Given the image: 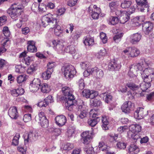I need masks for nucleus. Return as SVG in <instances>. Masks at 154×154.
Returning <instances> with one entry per match:
<instances>
[{"mask_svg":"<svg viewBox=\"0 0 154 154\" xmlns=\"http://www.w3.org/2000/svg\"><path fill=\"white\" fill-rule=\"evenodd\" d=\"M2 42L3 43L2 44V46L5 48L8 46L10 44V41L8 38L5 39L3 41H2Z\"/></svg>","mask_w":154,"mask_h":154,"instance_id":"nucleus-54","label":"nucleus"},{"mask_svg":"<svg viewBox=\"0 0 154 154\" xmlns=\"http://www.w3.org/2000/svg\"><path fill=\"white\" fill-rule=\"evenodd\" d=\"M66 51L67 52H69L72 54H75L76 52V50L74 46L70 45L66 47Z\"/></svg>","mask_w":154,"mask_h":154,"instance_id":"nucleus-35","label":"nucleus"},{"mask_svg":"<svg viewBox=\"0 0 154 154\" xmlns=\"http://www.w3.org/2000/svg\"><path fill=\"white\" fill-rule=\"evenodd\" d=\"M26 80V76L25 75H21L17 77V80L19 84L21 83Z\"/></svg>","mask_w":154,"mask_h":154,"instance_id":"nucleus-46","label":"nucleus"},{"mask_svg":"<svg viewBox=\"0 0 154 154\" xmlns=\"http://www.w3.org/2000/svg\"><path fill=\"white\" fill-rule=\"evenodd\" d=\"M2 32L5 36L7 38L10 37L11 35L8 28L7 26H5L3 27L2 29Z\"/></svg>","mask_w":154,"mask_h":154,"instance_id":"nucleus-40","label":"nucleus"},{"mask_svg":"<svg viewBox=\"0 0 154 154\" xmlns=\"http://www.w3.org/2000/svg\"><path fill=\"white\" fill-rule=\"evenodd\" d=\"M130 49L129 56L131 57H137L140 53V50L136 48H130Z\"/></svg>","mask_w":154,"mask_h":154,"instance_id":"nucleus-23","label":"nucleus"},{"mask_svg":"<svg viewBox=\"0 0 154 154\" xmlns=\"http://www.w3.org/2000/svg\"><path fill=\"white\" fill-rule=\"evenodd\" d=\"M92 133L91 131H88L83 132L81 134L82 140L85 144H88L91 138Z\"/></svg>","mask_w":154,"mask_h":154,"instance_id":"nucleus-12","label":"nucleus"},{"mask_svg":"<svg viewBox=\"0 0 154 154\" xmlns=\"http://www.w3.org/2000/svg\"><path fill=\"white\" fill-rule=\"evenodd\" d=\"M117 6V3L116 2H112L109 4V6L112 11H113L115 10Z\"/></svg>","mask_w":154,"mask_h":154,"instance_id":"nucleus-50","label":"nucleus"},{"mask_svg":"<svg viewBox=\"0 0 154 154\" xmlns=\"http://www.w3.org/2000/svg\"><path fill=\"white\" fill-rule=\"evenodd\" d=\"M100 37L103 43L105 44L106 43L107 41V38L106 34L105 33L103 32L100 33Z\"/></svg>","mask_w":154,"mask_h":154,"instance_id":"nucleus-53","label":"nucleus"},{"mask_svg":"<svg viewBox=\"0 0 154 154\" xmlns=\"http://www.w3.org/2000/svg\"><path fill=\"white\" fill-rule=\"evenodd\" d=\"M138 5L144 6V7L148 8L149 6L146 0H136Z\"/></svg>","mask_w":154,"mask_h":154,"instance_id":"nucleus-29","label":"nucleus"},{"mask_svg":"<svg viewBox=\"0 0 154 154\" xmlns=\"http://www.w3.org/2000/svg\"><path fill=\"white\" fill-rule=\"evenodd\" d=\"M142 36L138 33H136L131 35L130 37V42L133 44H136L141 39Z\"/></svg>","mask_w":154,"mask_h":154,"instance_id":"nucleus-16","label":"nucleus"},{"mask_svg":"<svg viewBox=\"0 0 154 154\" xmlns=\"http://www.w3.org/2000/svg\"><path fill=\"white\" fill-rule=\"evenodd\" d=\"M106 54V49L105 48H103L98 53V55H97V58H100V57L105 56Z\"/></svg>","mask_w":154,"mask_h":154,"instance_id":"nucleus-51","label":"nucleus"},{"mask_svg":"<svg viewBox=\"0 0 154 154\" xmlns=\"http://www.w3.org/2000/svg\"><path fill=\"white\" fill-rule=\"evenodd\" d=\"M56 123L59 126H62L66 122V117L63 115H61L57 116L55 118Z\"/></svg>","mask_w":154,"mask_h":154,"instance_id":"nucleus-18","label":"nucleus"},{"mask_svg":"<svg viewBox=\"0 0 154 154\" xmlns=\"http://www.w3.org/2000/svg\"><path fill=\"white\" fill-rule=\"evenodd\" d=\"M148 115V112L143 108H139L135 111L134 113V117L137 119H143L144 116Z\"/></svg>","mask_w":154,"mask_h":154,"instance_id":"nucleus-8","label":"nucleus"},{"mask_svg":"<svg viewBox=\"0 0 154 154\" xmlns=\"http://www.w3.org/2000/svg\"><path fill=\"white\" fill-rule=\"evenodd\" d=\"M48 16L46 15L44 16L42 19V22L44 26H45L47 25V24L48 23Z\"/></svg>","mask_w":154,"mask_h":154,"instance_id":"nucleus-59","label":"nucleus"},{"mask_svg":"<svg viewBox=\"0 0 154 154\" xmlns=\"http://www.w3.org/2000/svg\"><path fill=\"white\" fill-rule=\"evenodd\" d=\"M132 65L133 67L132 69H134L137 72L138 70L142 71L143 69L146 68V67H145V66L144 63H143V62L141 61V59L140 60V63Z\"/></svg>","mask_w":154,"mask_h":154,"instance_id":"nucleus-21","label":"nucleus"},{"mask_svg":"<svg viewBox=\"0 0 154 154\" xmlns=\"http://www.w3.org/2000/svg\"><path fill=\"white\" fill-rule=\"evenodd\" d=\"M130 52V48H127L124 50L122 53V57L124 58H126L127 57H130L129 56Z\"/></svg>","mask_w":154,"mask_h":154,"instance_id":"nucleus-45","label":"nucleus"},{"mask_svg":"<svg viewBox=\"0 0 154 154\" xmlns=\"http://www.w3.org/2000/svg\"><path fill=\"white\" fill-rule=\"evenodd\" d=\"M94 68H88L84 72V75L85 77H87L90 75H93Z\"/></svg>","mask_w":154,"mask_h":154,"instance_id":"nucleus-31","label":"nucleus"},{"mask_svg":"<svg viewBox=\"0 0 154 154\" xmlns=\"http://www.w3.org/2000/svg\"><path fill=\"white\" fill-rule=\"evenodd\" d=\"M27 48L28 50L31 52H35L37 51V48L35 45H28Z\"/></svg>","mask_w":154,"mask_h":154,"instance_id":"nucleus-52","label":"nucleus"},{"mask_svg":"<svg viewBox=\"0 0 154 154\" xmlns=\"http://www.w3.org/2000/svg\"><path fill=\"white\" fill-rule=\"evenodd\" d=\"M139 152V148L135 145H131L128 149V153L130 154H137Z\"/></svg>","mask_w":154,"mask_h":154,"instance_id":"nucleus-24","label":"nucleus"},{"mask_svg":"<svg viewBox=\"0 0 154 154\" xmlns=\"http://www.w3.org/2000/svg\"><path fill=\"white\" fill-rule=\"evenodd\" d=\"M41 91L43 93H47L48 89V85L47 83H43L41 85L40 87Z\"/></svg>","mask_w":154,"mask_h":154,"instance_id":"nucleus-44","label":"nucleus"},{"mask_svg":"<svg viewBox=\"0 0 154 154\" xmlns=\"http://www.w3.org/2000/svg\"><path fill=\"white\" fill-rule=\"evenodd\" d=\"M51 17L49 18V25L50 26V29H54L55 35L59 37H62L63 35V30L60 26L57 25V20L54 17L56 16V15L51 14Z\"/></svg>","mask_w":154,"mask_h":154,"instance_id":"nucleus-2","label":"nucleus"},{"mask_svg":"<svg viewBox=\"0 0 154 154\" xmlns=\"http://www.w3.org/2000/svg\"><path fill=\"white\" fill-rule=\"evenodd\" d=\"M8 114L12 119H16L18 116L17 108L15 106L11 107L8 111Z\"/></svg>","mask_w":154,"mask_h":154,"instance_id":"nucleus-17","label":"nucleus"},{"mask_svg":"<svg viewBox=\"0 0 154 154\" xmlns=\"http://www.w3.org/2000/svg\"><path fill=\"white\" fill-rule=\"evenodd\" d=\"M122 36V34L121 33L115 35L113 37L114 41L116 42H118L120 41L121 38Z\"/></svg>","mask_w":154,"mask_h":154,"instance_id":"nucleus-57","label":"nucleus"},{"mask_svg":"<svg viewBox=\"0 0 154 154\" xmlns=\"http://www.w3.org/2000/svg\"><path fill=\"white\" fill-rule=\"evenodd\" d=\"M49 132L50 133H53L54 135L55 136H57L60 134L61 133V130L59 128H50L49 129Z\"/></svg>","mask_w":154,"mask_h":154,"instance_id":"nucleus-32","label":"nucleus"},{"mask_svg":"<svg viewBox=\"0 0 154 154\" xmlns=\"http://www.w3.org/2000/svg\"><path fill=\"white\" fill-rule=\"evenodd\" d=\"M7 20V17L5 16L0 17V26H2L5 24Z\"/></svg>","mask_w":154,"mask_h":154,"instance_id":"nucleus-56","label":"nucleus"},{"mask_svg":"<svg viewBox=\"0 0 154 154\" xmlns=\"http://www.w3.org/2000/svg\"><path fill=\"white\" fill-rule=\"evenodd\" d=\"M63 72L66 78L69 79L74 77V75L76 74V71L72 66L69 65L65 68Z\"/></svg>","mask_w":154,"mask_h":154,"instance_id":"nucleus-6","label":"nucleus"},{"mask_svg":"<svg viewBox=\"0 0 154 154\" xmlns=\"http://www.w3.org/2000/svg\"><path fill=\"white\" fill-rule=\"evenodd\" d=\"M22 11V6L17 3L11 5V7L8 10V12L11 17L14 19L20 15Z\"/></svg>","mask_w":154,"mask_h":154,"instance_id":"nucleus-3","label":"nucleus"},{"mask_svg":"<svg viewBox=\"0 0 154 154\" xmlns=\"http://www.w3.org/2000/svg\"><path fill=\"white\" fill-rule=\"evenodd\" d=\"M31 119V115L29 114H26L24 115L23 116V120L25 122L30 121Z\"/></svg>","mask_w":154,"mask_h":154,"instance_id":"nucleus-55","label":"nucleus"},{"mask_svg":"<svg viewBox=\"0 0 154 154\" xmlns=\"http://www.w3.org/2000/svg\"><path fill=\"white\" fill-rule=\"evenodd\" d=\"M62 90L65 96V106L69 110H72V106L76 104V101L74 95L72 94L70 89L68 87L65 86L62 88Z\"/></svg>","mask_w":154,"mask_h":154,"instance_id":"nucleus-1","label":"nucleus"},{"mask_svg":"<svg viewBox=\"0 0 154 154\" xmlns=\"http://www.w3.org/2000/svg\"><path fill=\"white\" fill-rule=\"evenodd\" d=\"M36 70V67L33 65H31L28 68L27 72L28 73L31 74L32 72L35 71Z\"/></svg>","mask_w":154,"mask_h":154,"instance_id":"nucleus-61","label":"nucleus"},{"mask_svg":"<svg viewBox=\"0 0 154 154\" xmlns=\"http://www.w3.org/2000/svg\"><path fill=\"white\" fill-rule=\"evenodd\" d=\"M126 85L130 89L133 91H136L139 88V87L137 85L133 83H127Z\"/></svg>","mask_w":154,"mask_h":154,"instance_id":"nucleus-37","label":"nucleus"},{"mask_svg":"<svg viewBox=\"0 0 154 154\" xmlns=\"http://www.w3.org/2000/svg\"><path fill=\"white\" fill-rule=\"evenodd\" d=\"M55 63L54 62H49V78L51 77L49 76L50 73L51 74L53 72V68L55 66Z\"/></svg>","mask_w":154,"mask_h":154,"instance_id":"nucleus-41","label":"nucleus"},{"mask_svg":"<svg viewBox=\"0 0 154 154\" xmlns=\"http://www.w3.org/2000/svg\"><path fill=\"white\" fill-rule=\"evenodd\" d=\"M91 116L92 118H94V119H88V123L91 127L95 126L100 120V118L97 116L98 115L97 112L95 111V109H91L90 112Z\"/></svg>","mask_w":154,"mask_h":154,"instance_id":"nucleus-5","label":"nucleus"},{"mask_svg":"<svg viewBox=\"0 0 154 154\" xmlns=\"http://www.w3.org/2000/svg\"><path fill=\"white\" fill-rule=\"evenodd\" d=\"M98 146L100 150L103 151H104L106 149V146L105 145V143L102 142H100L99 143Z\"/></svg>","mask_w":154,"mask_h":154,"instance_id":"nucleus-60","label":"nucleus"},{"mask_svg":"<svg viewBox=\"0 0 154 154\" xmlns=\"http://www.w3.org/2000/svg\"><path fill=\"white\" fill-rule=\"evenodd\" d=\"M73 144L70 143H67L65 144L63 147V149L66 150H69L74 147Z\"/></svg>","mask_w":154,"mask_h":154,"instance_id":"nucleus-47","label":"nucleus"},{"mask_svg":"<svg viewBox=\"0 0 154 154\" xmlns=\"http://www.w3.org/2000/svg\"><path fill=\"white\" fill-rule=\"evenodd\" d=\"M77 83L79 89L81 90H83L85 86L84 81L83 79H79Z\"/></svg>","mask_w":154,"mask_h":154,"instance_id":"nucleus-49","label":"nucleus"},{"mask_svg":"<svg viewBox=\"0 0 154 154\" xmlns=\"http://www.w3.org/2000/svg\"><path fill=\"white\" fill-rule=\"evenodd\" d=\"M20 57L23 58V62L27 65H29L32 60V57H30L26 55V53L25 52L21 53L20 55Z\"/></svg>","mask_w":154,"mask_h":154,"instance_id":"nucleus-19","label":"nucleus"},{"mask_svg":"<svg viewBox=\"0 0 154 154\" xmlns=\"http://www.w3.org/2000/svg\"><path fill=\"white\" fill-rule=\"evenodd\" d=\"M131 5V1L125 0L122 2L121 6L123 8H126L129 7Z\"/></svg>","mask_w":154,"mask_h":154,"instance_id":"nucleus-42","label":"nucleus"},{"mask_svg":"<svg viewBox=\"0 0 154 154\" xmlns=\"http://www.w3.org/2000/svg\"><path fill=\"white\" fill-rule=\"evenodd\" d=\"M141 61L143 62V63L145 65V67L151 66V62L150 61L146 59H141Z\"/></svg>","mask_w":154,"mask_h":154,"instance_id":"nucleus-64","label":"nucleus"},{"mask_svg":"<svg viewBox=\"0 0 154 154\" xmlns=\"http://www.w3.org/2000/svg\"><path fill=\"white\" fill-rule=\"evenodd\" d=\"M87 106L83 102L81 105H78L77 109L78 111L80 112H82V111L87 110Z\"/></svg>","mask_w":154,"mask_h":154,"instance_id":"nucleus-48","label":"nucleus"},{"mask_svg":"<svg viewBox=\"0 0 154 154\" xmlns=\"http://www.w3.org/2000/svg\"><path fill=\"white\" fill-rule=\"evenodd\" d=\"M116 13L118 17H119L120 23H125L130 19L129 14L126 11H117Z\"/></svg>","mask_w":154,"mask_h":154,"instance_id":"nucleus-7","label":"nucleus"},{"mask_svg":"<svg viewBox=\"0 0 154 154\" xmlns=\"http://www.w3.org/2000/svg\"><path fill=\"white\" fill-rule=\"evenodd\" d=\"M51 45H54V47L56 46L57 48L59 47L62 48L63 47L62 42L60 41L57 42L55 40H53L51 42Z\"/></svg>","mask_w":154,"mask_h":154,"instance_id":"nucleus-43","label":"nucleus"},{"mask_svg":"<svg viewBox=\"0 0 154 154\" xmlns=\"http://www.w3.org/2000/svg\"><path fill=\"white\" fill-rule=\"evenodd\" d=\"M32 132H30L28 134L25 135L24 136V141L25 143H28L29 141H33L32 140Z\"/></svg>","mask_w":154,"mask_h":154,"instance_id":"nucleus-30","label":"nucleus"},{"mask_svg":"<svg viewBox=\"0 0 154 154\" xmlns=\"http://www.w3.org/2000/svg\"><path fill=\"white\" fill-rule=\"evenodd\" d=\"M134 104L131 101H126L121 106V109L123 112L125 113L130 112L134 106Z\"/></svg>","mask_w":154,"mask_h":154,"instance_id":"nucleus-14","label":"nucleus"},{"mask_svg":"<svg viewBox=\"0 0 154 154\" xmlns=\"http://www.w3.org/2000/svg\"><path fill=\"white\" fill-rule=\"evenodd\" d=\"M121 66L120 62L115 60L111 61L108 65L109 69L111 70H118L121 68Z\"/></svg>","mask_w":154,"mask_h":154,"instance_id":"nucleus-13","label":"nucleus"},{"mask_svg":"<svg viewBox=\"0 0 154 154\" xmlns=\"http://www.w3.org/2000/svg\"><path fill=\"white\" fill-rule=\"evenodd\" d=\"M101 105V101L97 99H95L91 102V105L93 107L100 106Z\"/></svg>","mask_w":154,"mask_h":154,"instance_id":"nucleus-39","label":"nucleus"},{"mask_svg":"<svg viewBox=\"0 0 154 154\" xmlns=\"http://www.w3.org/2000/svg\"><path fill=\"white\" fill-rule=\"evenodd\" d=\"M98 94L97 91H90L89 90H84L82 91V95L83 97L87 98H90L93 99L97 97Z\"/></svg>","mask_w":154,"mask_h":154,"instance_id":"nucleus-10","label":"nucleus"},{"mask_svg":"<svg viewBox=\"0 0 154 154\" xmlns=\"http://www.w3.org/2000/svg\"><path fill=\"white\" fill-rule=\"evenodd\" d=\"M133 67L132 65L130 68V70L128 72V75L130 77H134L137 75L136 71L134 69H132Z\"/></svg>","mask_w":154,"mask_h":154,"instance_id":"nucleus-34","label":"nucleus"},{"mask_svg":"<svg viewBox=\"0 0 154 154\" xmlns=\"http://www.w3.org/2000/svg\"><path fill=\"white\" fill-rule=\"evenodd\" d=\"M83 42L85 45L89 46L92 45L94 44V39L91 37H86L84 39Z\"/></svg>","mask_w":154,"mask_h":154,"instance_id":"nucleus-28","label":"nucleus"},{"mask_svg":"<svg viewBox=\"0 0 154 154\" xmlns=\"http://www.w3.org/2000/svg\"><path fill=\"white\" fill-rule=\"evenodd\" d=\"M39 4L37 3H34L32 5L31 9L33 11H35L36 10H38Z\"/></svg>","mask_w":154,"mask_h":154,"instance_id":"nucleus-63","label":"nucleus"},{"mask_svg":"<svg viewBox=\"0 0 154 154\" xmlns=\"http://www.w3.org/2000/svg\"><path fill=\"white\" fill-rule=\"evenodd\" d=\"M140 73L143 80L149 82L154 80V69L146 67Z\"/></svg>","mask_w":154,"mask_h":154,"instance_id":"nucleus-4","label":"nucleus"},{"mask_svg":"<svg viewBox=\"0 0 154 154\" xmlns=\"http://www.w3.org/2000/svg\"><path fill=\"white\" fill-rule=\"evenodd\" d=\"M109 136L110 137V140L111 141H116L118 138V135L113 134H109Z\"/></svg>","mask_w":154,"mask_h":154,"instance_id":"nucleus-58","label":"nucleus"},{"mask_svg":"<svg viewBox=\"0 0 154 154\" xmlns=\"http://www.w3.org/2000/svg\"><path fill=\"white\" fill-rule=\"evenodd\" d=\"M117 147L120 149H124L126 147V144L123 142H119L117 144Z\"/></svg>","mask_w":154,"mask_h":154,"instance_id":"nucleus-62","label":"nucleus"},{"mask_svg":"<svg viewBox=\"0 0 154 154\" xmlns=\"http://www.w3.org/2000/svg\"><path fill=\"white\" fill-rule=\"evenodd\" d=\"M119 18L117 17H111L109 19V24L114 25L118 23Z\"/></svg>","mask_w":154,"mask_h":154,"instance_id":"nucleus-36","label":"nucleus"},{"mask_svg":"<svg viewBox=\"0 0 154 154\" xmlns=\"http://www.w3.org/2000/svg\"><path fill=\"white\" fill-rule=\"evenodd\" d=\"M100 96L101 98H102L105 102L107 103H109L112 99V96L110 94L106 92L100 94Z\"/></svg>","mask_w":154,"mask_h":154,"instance_id":"nucleus-26","label":"nucleus"},{"mask_svg":"<svg viewBox=\"0 0 154 154\" xmlns=\"http://www.w3.org/2000/svg\"><path fill=\"white\" fill-rule=\"evenodd\" d=\"M88 12L91 15L92 18L94 19H98L99 17V14L100 12L93 11L92 6H89L88 8Z\"/></svg>","mask_w":154,"mask_h":154,"instance_id":"nucleus-22","label":"nucleus"},{"mask_svg":"<svg viewBox=\"0 0 154 154\" xmlns=\"http://www.w3.org/2000/svg\"><path fill=\"white\" fill-rule=\"evenodd\" d=\"M94 75L98 78H102L103 75V72L101 69H99L97 67L94 68Z\"/></svg>","mask_w":154,"mask_h":154,"instance_id":"nucleus-27","label":"nucleus"},{"mask_svg":"<svg viewBox=\"0 0 154 154\" xmlns=\"http://www.w3.org/2000/svg\"><path fill=\"white\" fill-rule=\"evenodd\" d=\"M41 84V80L39 79H34L30 84L29 88L31 91H37L39 88Z\"/></svg>","mask_w":154,"mask_h":154,"instance_id":"nucleus-9","label":"nucleus"},{"mask_svg":"<svg viewBox=\"0 0 154 154\" xmlns=\"http://www.w3.org/2000/svg\"><path fill=\"white\" fill-rule=\"evenodd\" d=\"M39 119V123H40V125L42 127L44 128L48 127V119H45V124H43V122L44 120L47 119L44 114L43 112H41L38 113Z\"/></svg>","mask_w":154,"mask_h":154,"instance_id":"nucleus-15","label":"nucleus"},{"mask_svg":"<svg viewBox=\"0 0 154 154\" xmlns=\"http://www.w3.org/2000/svg\"><path fill=\"white\" fill-rule=\"evenodd\" d=\"M20 137L19 133L16 134L12 140V143L14 146H17L19 143V140Z\"/></svg>","mask_w":154,"mask_h":154,"instance_id":"nucleus-38","label":"nucleus"},{"mask_svg":"<svg viewBox=\"0 0 154 154\" xmlns=\"http://www.w3.org/2000/svg\"><path fill=\"white\" fill-rule=\"evenodd\" d=\"M84 150L87 154H94V148L91 145H89L86 146Z\"/></svg>","mask_w":154,"mask_h":154,"instance_id":"nucleus-33","label":"nucleus"},{"mask_svg":"<svg viewBox=\"0 0 154 154\" xmlns=\"http://www.w3.org/2000/svg\"><path fill=\"white\" fill-rule=\"evenodd\" d=\"M129 129L131 131L129 133H137L141 131V127L139 125H132L129 126Z\"/></svg>","mask_w":154,"mask_h":154,"instance_id":"nucleus-20","label":"nucleus"},{"mask_svg":"<svg viewBox=\"0 0 154 154\" xmlns=\"http://www.w3.org/2000/svg\"><path fill=\"white\" fill-rule=\"evenodd\" d=\"M152 81H145L143 80V82L140 85V86L142 91L143 92H145L148 88L150 87L151 86L150 82Z\"/></svg>","mask_w":154,"mask_h":154,"instance_id":"nucleus-25","label":"nucleus"},{"mask_svg":"<svg viewBox=\"0 0 154 154\" xmlns=\"http://www.w3.org/2000/svg\"><path fill=\"white\" fill-rule=\"evenodd\" d=\"M142 29L145 35H148L152 30L153 25L152 23L146 21L143 24Z\"/></svg>","mask_w":154,"mask_h":154,"instance_id":"nucleus-11","label":"nucleus"}]
</instances>
